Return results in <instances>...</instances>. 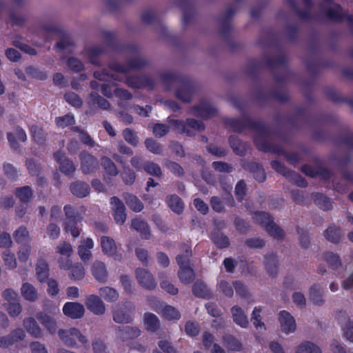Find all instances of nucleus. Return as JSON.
<instances>
[{
	"label": "nucleus",
	"instance_id": "nucleus-1",
	"mask_svg": "<svg viewBox=\"0 0 353 353\" xmlns=\"http://www.w3.org/2000/svg\"><path fill=\"white\" fill-rule=\"evenodd\" d=\"M161 79L167 90H170L172 85H178L179 88L175 92L176 97L184 103L190 102L194 88L190 82L182 81L175 73L170 72L162 73Z\"/></svg>",
	"mask_w": 353,
	"mask_h": 353
},
{
	"label": "nucleus",
	"instance_id": "nucleus-2",
	"mask_svg": "<svg viewBox=\"0 0 353 353\" xmlns=\"http://www.w3.org/2000/svg\"><path fill=\"white\" fill-rule=\"evenodd\" d=\"M169 123H170V126L176 132L180 134H185L189 137L194 135L195 132H202L205 130V125L203 122L194 119H187L185 121L170 119Z\"/></svg>",
	"mask_w": 353,
	"mask_h": 353
},
{
	"label": "nucleus",
	"instance_id": "nucleus-3",
	"mask_svg": "<svg viewBox=\"0 0 353 353\" xmlns=\"http://www.w3.org/2000/svg\"><path fill=\"white\" fill-rule=\"evenodd\" d=\"M254 221L264 227L270 236L274 239H282L284 236L283 230L274 223L272 218L270 215L264 212H257L253 217Z\"/></svg>",
	"mask_w": 353,
	"mask_h": 353
},
{
	"label": "nucleus",
	"instance_id": "nucleus-4",
	"mask_svg": "<svg viewBox=\"0 0 353 353\" xmlns=\"http://www.w3.org/2000/svg\"><path fill=\"white\" fill-rule=\"evenodd\" d=\"M57 333L59 339L68 347H75L76 339L82 344L88 343L87 338L77 328L72 327L69 330L60 329L58 330Z\"/></svg>",
	"mask_w": 353,
	"mask_h": 353
},
{
	"label": "nucleus",
	"instance_id": "nucleus-5",
	"mask_svg": "<svg viewBox=\"0 0 353 353\" xmlns=\"http://www.w3.org/2000/svg\"><path fill=\"white\" fill-rule=\"evenodd\" d=\"M148 63L147 60L140 55H136L131 59L125 65H121L117 62H112L110 64V69L114 72L126 74L132 70L139 69Z\"/></svg>",
	"mask_w": 353,
	"mask_h": 353
},
{
	"label": "nucleus",
	"instance_id": "nucleus-6",
	"mask_svg": "<svg viewBox=\"0 0 353 353\" xmlns=\"http://www.w3.org/2000/svg\"><path fill=\"white\" fill-rule=\"evenodd\" d=\"M81 161L80 169L83 174H91L94 172L99 168L98 159L86 151H83L79 154Z\"/></svg>",
	"mask_w": 353,
	"mask_h": 353
},
{
	"label": "nucleus",
	"instance_id": "nucleus-7",
	"mask_svg": "<svg viewBox=\"0 0 353 353\" xmlns=\"http://www.w3.org/2000/svg\"><path fill=\"white\" fill-rule=\"evenodd\" d=\"M85 305L87 309L97 316L105 314L106 310L105 304L99 296L90 294L85 299Z\"/></svg>",
	"mask_w": 353,
	"mask_h": 353
},
{
	"label": "nucleus",
	"instance_id": "nucleus-8",
	"mask_svg": "<svg viewBox=\"0 0 353 353\" xmlns=\"http://www.w3.org/2000/svg\"><path fill=\"white\" fill-rule=\"evenodd\" d=\"M110 203L115 222L117 224H123L127 217L125 207L123 203L118 197L112 196L110 198Z\"/></svg>",
	"mask_w": 353,
	"mask_h": 353
},
{
	"label": "nucleus",
	"instance_id": "nucleus-9",
	"mask_svg": "<svg viewBox=\"0 0 353 353\" xmlns=\"http://www.w3.org/2000/svg\"><path fill=\"white\" fill-rule=\"evenodd\" d=\"M136 279L143 288L152 290L157 287V283L153 275L146 269L139 268L135 270Z\"/></svg>",
	"mask_w": 353,
	"mask_h": 353
},
{
	"label": "nucleus",
	"instance_id": "nucleus-10",
	"mask_svg": "<svg viewBox=\"0 0 353 353\" xmlns=\"http://www.w3.org/2000/svg\"><path fill=\"white\" fill-rule=\"evenodd\" d=\"M125 83L133 88L152 89L155 85V80L149 75L129 77L126 79Z\"/></svg>",
	"mask_w": 353,
	"mask_h": 353
},
{
	"label": "nucleus",
	"instance_id": "nucleus-11",
	"mask_svg": "<svg viewBox=\"0 0 353 353\" xmlns=\"http://www.w3.org/2000/svg\"><path fill=\"white\" fill-rule=\"evenodd\" d=\"M279 322L281 331L285 334L294 333L296 323L294 316L288 312L282 310L279 313Z\"/></svg>",
	"mask_w": 353,
	"mask_h": 353
},
{
	"label": "nucleus",
	"instance_id": "nucleus-12",
	"mask_svg": "<svg viewBox=\"0 0 353 353\" xmlns=\"http://www.w3.org/2000/svg\"><path fill=\"white\" fill-rule=\"evenodd\" d=\"M254 143L257 148L265 152L273 151L278 154H285L286 158L291 163H295L299 161V156L296 154H285L281 149L273 150L270 144L263 139L261 135H257L254 138Z\"/></svg>",
	"mask_w": 353,
	"mask_h": 353
},
{
	"label": "nucleus",
	"instance_id": "nucleus-13",
	"mask_svg": "<svg viewBox=\"0 0 353 353\" xmlns=\"http://www.w3.org/2000/svg\"><path fill=\"white\" fill-rule=\"evenodd\" d=\"M55 161L59 164V169L61 172L68 176L73 175L76 170V167L73 162L67 158L64 153L58 151L54 154Z\"/></svg>",
	"mask_w": 353,
	"mask_h": 353
},
{
	"label": "nucleus",
	"instance_id": "nucleus-14",
	"mask_svg": "<svg viewBox=\"0 0 353 353\" xmlns=\"http://www.w3.org/2000/svg\"><path fill=\"white\" fill-rule=\"evenodd\" d=\"M216 112V109L207 101L201 102L198 105L192 108L190 111L193 116L205 119L212 117Z\"/></svg>",
	"mask_w": 353,
	"mask_h": 353
},
{
	"label": "nucleus",
	"instance_id": "nucleus-15",
	"mask_svg": "<svg viewBox=\"0 0 353 353\" xmlns=\"http://www.w3.org/2000/svg\"><path fill=\"white\" fill-rule=\"evenodd\" d=\"M101 245L105 254L113 257L114 260H121L122 255L118 252L115 242L112 238L105 236H102L101 238Z\"/></svg>",
	"mask_w": 353,
	"mask_h": 353
},
{
	"label": "nucleus",
	"instance_id": "nucleus-16",
	"mask_svg": "<svg viewBox=\"0 0 353 353\" xmlns=\"http://www.w3.org/2000/svg\"><path fill=\"white\" fill-rule=\"evenodd\" d=\"M337 320L344 330L347 340L353 343V320L346 311H339L336 314Z\"/></svg>",
	"mask_w": 353,
	"mask_h": 353
},
{
	"label": "nucleus",
	"instance_id": "nucleus-17",
	"mask_svg": "<svg viewBox=\"0 0 353 353\" xmlns=\"http://www.w3.org/2000/svg\"><path fill=\"white\" fill-rule=\"evenodd\" d=\"M85 311L83 305L77 302H67L63 307V314L73 319H81Z\"/></svg>",
	"mask_w": 353,
	"mask_h": 353
},
{
	"label": "nucleus",
	"instance_id": "nucleus-18",
	"mask_svg": "<svg viewBox=\"0 0 353 353\" xmlns=\"http://www.w3.org/2000/svg\"><path fill=\"white\" fill-rule=\"evenodd\" d=\"M26 334L23 329L17 328L7 336H0V347L8 348L15 343L23 340Z\"/></svg>",
	"mask_w": 353,
	"mask_h": 353
},
{
	"label": "nucleus",
	"instance_id": "nucleus-19",
	"mask_svg": "<svg viewBox=\"0 0 353 353\" xmlns=\"http://www.w3.org/2000/svg\"><path fill=\"white\" fill-rule=\"evenodd\" d=\"M326 15L330 19L335 21L347 19L350 24L353 26V16L345 14L339 5H331L326 12Z\"/></svg>",
	"mask_w": 353,
	"mask_h": 353
},
{
	"label": "nucleus",
	"instance_id": "nucleus-20",
	"mask_svg": "<svg viewBox=\"0 0 353 353\" xmlns=\"http://www.w3.org/2000/svg\"><path fill=\"white\" fill-rule=\"evenodd\" d=\"M36 317L50 334H54L58 332L57 321L53 316L44 312H39L37 313Z\"/></svg>",
	"mask_w": 353,
	"mask_h": 353
},
{
	"label": "nucleus",
	"instance_id": "nucleus-21",
	"mask_svg": "<svg viewBox=\"0 0 353 353\" xmlns=\"http://www.w3.org/2000/svg\"><path fill=\"white\" fill-rule=\"evenodd\" d=\"M178 265L180 267L178 272L180 281L185 284H189L193 281L194 279V270L190 266H187V261H182L180 258H179Z\"/></svg>",
	"mask_w": 353,
	"mask_h": 353
},
{
	"label": "nucleus",
	"instance_id": "nucleus-22",
	"mask_svg": "<svg viewBox=\"0 0 353 353\" xmlns=\"http://www.w3.org/2000/svg\"><path fill=\"white\" fill-rule=\"evenodd\" d=\"M233 321L239 326L246 328L249 325L248 316L239 305H234L230 309Z\"/></svg>",
	"mask_w": 353,
	"mask_h": 353
},
{
	"label": "nucleus",
	"instance_id": "nucleus-23",
	"mask_svg": "<svg viewBox=\"0 0 353 353\" xmlns=\"http://www.w3.org/2000/svg\"><path fill=\"white\" fill-rule=\"evenodd\" d=\"M14 136H16L17 139L19 141L26 142L27 140V135L25 130L19 126L14 128V134L12 132L7 133V138L10 147L13 150H17L19 149V144L16 141Z\"/></svg>",
	"mask_w": 353,
	"mask_h": 353
},
{
	"label": "nucleus",
	"instance_id": "nucleus-24",
	"mask_svg": "<svg viewBox=\"0 0 353 353\" xmlns=\"http://www.w3.org/2000/svg\"><path fill=\"white\" fill-rule=\"evenodd\" d=\"M94 247V242L92 239L86 238L81 241V244L78 248V254L81 259L87 261L91 259V249Z\"/></svg>",
	"mask_w": 353,
	"mask_h": 353
},
{
	"label": "nucleus",
	"instance_id": "nucleus-25",
	"mask_svg": "<svg viewBox=\"0 0 353 353\" xmlns=\"http://www.w3.org/2000/svg\"><path fill=\"white\" fill-rule=\"evenodd\" d=\"M103 52V49L97 45L86 46L83 52V55L94 65H99L98 57Z\"/></svg>",
	"mask_w": 353,
	"mask_h": 353
},
{
	"label": "nucleus",
	"instance_id": "nucleus-26",
	"mask_svg": "<svg viewBox=\"0 0 353 353\" xmlns=\"http://www.w3.org/2000/svg\"><path fill=\"white\" fill-rule=\"evenodd\" d=\"M70 190L75 196L83 198L89 194L90 188L85 182L77 181L70 184Z\"/></svg>",
	"mask_w": 353,
	"mask_h": 353
},
{
	"label": "nucleus",
	"instance_id": "nucleus-27",
	"mask_svg": "<svg viewBox=\"0 0 353 353\" xmlns=\"http://www.w3.org/2000/svg\"><path fill=\"white\" fill-rule=\"evenodd\" d=\"M92 272L97 281L103 283L106 282L108 272L105 265L103 262L99 261H95L92 265Z\"/></svg>",
	"mask_w": 353,
	"mask_h": 353
},
{
	"label": "nucleus",
	"instance_id": "nucleus-28",
	"mask_svg": "<svg viewBox=\"0 0 353 353\" xmlns=\"http://www.w3.org/2000/svg\"><path fill=\"white\" fill-rule=\"evenodd\" d=\"M309 299L316 305H322L324 303L323 290L320 285L314 284L310 287Z\"/></svg>",
	"mask_w": 353,
	"mask_h": 353
},
{
	"label": "nucleus",
	"instance_id": "nucleus-29",
	"mask_svg": "<svg viewBox=\"0 0 353 353\" xmlns=\"http://www.w3.org/2000/svg\"><path fill=\"white\" fill-rule=\"evenodd\" d=\"M21 294L24 299L30 302H34L37 301L39 297L37 290L29 283L22 284L21 287Z\"/></svg>",
	"mask_w": 353,
	"mask_h": 353
},
{
	"label": "nucleus",
	"instance_id": "nucleus-30",
	"mask_svg": "<svg viewBox=\"0 0 353 353\" xmlns=\"http://www.w3.org/2000/svg\"><path fill=\"white\" fill-rule=\"evenodd\" d=\"M23 327L26 331L35 338L42 336V330L37 322L32 317H28L23 320Z\"/></svg>",
	"mask_w": 353,
	"mask_h": 353
},
{
	"label": "nucleus",
	"instance_id": "nucleus-31",
	"mask_svg": "<svg viewBox=\"0 0 353 353\" xmlns=\"http://www.w3.org/2000/svg\"><path fill=\"white\" fill-rule=\"evenodd\" d=\"M263 263L267 274L270 276H275L278 272V259L276 255H265Z\"/></svg>",
	"mask_w": 353,
	"mask_h": 353
},
{
	"label": "nucleus",
	"instance_id": "nucleus-32",
	"mask_svg": "<svg viewBox=\"0 0 353 353\" xmlns=\"http://www.w3.org/2000/svg\"><path fill=\"white\" fill-rule=\"evenodd\" d=\"M131 228L139 232L143 239H150V230L148 223L145 221L136 218L132 220Z\"/></svg>",
	"mask_w": 353,
	"mask_h": 353
},
{
	"label": "nucleus",
	"instance_id": "nucleus-33",
	"mask_svg": "<svg viewBox=\"0 0 353 353\" xmlns=\"http://www.w3.org/2000/svg\"><path fill=\"white\" fill-rule=\"evenodd\" d=\"M123 198L127 205L134 212H139L143 209V203L135 195L125 192L123 194Z\"/></svg>",
	"mask_w": 353,
	"mask_h": 353
},
{
	"label": "nucleus",
	"instance_id": "nucleus-34",
	"mask_svg": "<svg viewBox=\"0 0 353 353\" xmlns=\"http://www.w3.org/2000/svg\"><path fill=\"white\" fill-rule=\"evenodd\" d=\"M36 275L39 282H45L49 276V266L46 261L40 259L36 264Z\"/></svg>",
	"mask_w": 353,
	"mask_h": 353
},
{
	"label": "nucleus",
	"instance_id": "nucleus-35",
	"mask_svg": "<svg viewBox=\"0 0 353 353\" xmlns=\"http://www.w3.org/2000/svg\"><path fill=\"white\" fill-rule=\"evenodd\" d=\"M294 353H323L321 349L316 344L305 341L298 345Z\"/></svg>",
	"mask_w": 353,
	"mask_h": 353
},
{
	"label": "nucleus",
	"instance_id": "nucleus-36",
	"mask_svg": "<svg viewBox=\"0 0 353 353\" xmlns=\"http://www.w3.org/2000/svg\"><path fill=\"white\" fill-rule=\"evenodd\" d=\"M230 143L234 152L239 156L245 155L250 150L247 143L243 142L234 137H230Z\"/></svg>",
	"mask_w": 353,
	"mask_h": 353
},
{
	"label": "nucleus",
	"instance_id": "nucleus-37",
	"mask_svg": "<svg viewBox=\"0 0 353 353\" xmlns=\"http://www.w3.org/2000/svg\"><path fill=\"white\" fill-rule=\"evenodd\" d=\"M140 334L141 331L138 327L126 326L118 331L117 336L122 341H127L138 337Z\"/></svg>",
	"mask_w": 353,
	"mask_h": 353
},
{
	"label": "nucleus",
	"instance_id": "nucleus-38",
	"mask_svg": "<svg viewBox=\"0 0 353 353\" xmlns=\"http://www.w3.org/2000/svg\"><path fill=\"white\" fill-rule=\"evenodd\" d=\"M100 297L107 302H116L119 297V292L114 288L105 286L99 290Z\"/></svg>",
	"mask_w": 353,
	"mask_h": 353
},
{
	"label": "nucleus",
	"instance_id": "nucleus-39",
	"mask_svg": "<svg viewBox=\"0 0 353 353\" xmlns=\"http://www.w3.org/2000/svg\"><path fill=\"white\" fill-rule=\"evenodd\" d=\"M143 323L147 330L150 332H155L159 327V319L152 313L144 314Z\"/></svg>",
	"mask_w": 353,
	"mask_h": 353
},
{
	"label": "nucleus",
	"instance_id": "nucleus-40",
	"mask_svg": "<svg viewBox=\"0 0 353 353\" xmlns=\"http://www.w3.org/2000/svg\"><path fill=\"white\" fill-rule=\"evenodd\" d=\"M166 202L170 208L177 214H181L184 208V204L179 196L176 194L170 195L167 197Z\"/></svg>",
	"mask_w": 353,
	"mask_h": 353
},
{
	"label": "nucleus",
	"instance_id": "nucleus-41",
	"mask_svg": "<svg viewBox=\"0 0 353 353\" xmlns=\"http://www.w3.org/2000/svg\"><path fill=\"white\" fill-rule=\"evenodd\" d=\"M324 236L327 241L338 243L341 239L342 233L339 228L331 225L324 232Z\"/></svg>",
	"mask_w": 353,
	"mask_h": 353
},
{
	"label": "nucleus",
	"instance_id": "nucleus-42",
	"mask_svg": "<svg viewBox=\"0 0 353 353\" xmlns=\"http://www.w3.org/2000/svg\"><path fill=\"white\" fill-rule=\"evenodd\" d=\"M81 220H65L63 222L64 230L65 232H70L71 235L77 238L80 235L81 228L78 225V223Z\"/></svg>",
	"mask_w": 353,
	"mask_h": 353
},
{
	"label": "nucleus",
	"instance_id": "nucleus-43",
	"mask_svg": "<svg viewBox=\"0 0 353 353\" xmlns=\"http://www.w3.org/2000/svg\"><path fill=\"white\" fill-rule=\"evenodd\" d=\"M13 238L18 243H29L31 241L30 233L26 227L21 225L13 233Z\"/></svg>",
	"mask_w": 353,
	"mask_h": 353
},
{
	"label": "nucleus",
	"instance_id": "nucleus-44",
	"mask_svg": "<svg viewBox=\"0 0 353 353\" xmlns=\"http://www.w3.org/2000/svg\"><path fill=\"white\" fill-rule=\"evenodd\" d=\"M88 103L90 104L97 105V106L102 110H108L110 108V103L97 92L90 93Z\"/></svg>",
	"mask_w": 353,
	"mask_h": 353
},
{
	"label": "nucleus",
	"instance_id": "nucleus-45",
	"mask_svg": "<svg viewBox=\"0 0 353 353\" xmlns=\"http://www.w3.org/2000/svg\"><path fill=\"white\" fill-rule=\"evenodd\" d=\"M217 290L225 296L232 298L234 295L233 283H230L227 281L221 280L217 284Z\"/></svg>",
	"mask_w": 353,
	"mask_h": 353
},
{
	"label": "nucleus",
	"instance_id": "nucleus-46",
	"mask_svg": "<svg viewBox=\"0 0 353 353\" xmlns=\"http://www.w3.org/2000/svg\"><path fill=\"white\" fill-rule=\"evenodd\" d=\"M224 345L231 351H241L242 350L241 343L232 335H226L223 337Z\"/></svg>",
	"mask_w": 353,
	"mask_h": 353
},
{
	"label": "nucleus",
	"instance_id": "nucleus-47",
	"mask_svg": "<svg viewBox=\"0 0 353 353\" xmlns=\"http://www.w3.org/2000/svg\"><path fill=\"white\" fill-rule=\"evenodd\" d=\"M2 259L5 266L8 270H14L17 267V262L14 253L9 250H5L2 253Z\"/></svg>",
	"mask_w": 353,
	"mask_h": 353
},
{
	"label": "nucleus",
	"instance_id": "nucleus-48",
	"mask_svg": "<svg viewBox=\"0 0 353 353\" xmlns=\"http://www.w3.org/2000/svg\"><path fill=\"white\" fill-rule=\"evenodd\" d=\"M249 170L253 173L254 178L259 182H263L265 179L264 169L256 163H250L248 165Z\"/></svg>",
	"mask_w": 353,
	"mask_h": 353
},
{
	"label": "nucleus",
	"instance_id": "nucleus-49",
	"mask_svg": "<svg viewBox=\"0 0 353 353\" xmlns=\"http://www.w3.org/2000/svg\"><path fill=\"white\" fill-rule=\"evenodd\" d=\"M113 320L117 323H130L132 321V317L128 313L119 308L113 312Z\"/></svg>",
	"mask_w": 353,
	"mask_h": 353
},
{
	"label": "nucleus",
	"instance_id": "nucleus-50",
	"mask_svg": "<svg viewBox=\"0 0 353 353\" xmlns=\"http://www.w3.org/2000/svg\"><path fill=\"white\" fill-rule=\"evenodd\" d=\"M211 238L214 243L219 248H227L230 245L229 239L221 232H213Z\"/></svg>",
	"mask_w": 353,
	"mask_h": 353
},
{
	"label": "nucleus",
	"instance_id": "nucleus-51",
	"mask_svg": "<svg viewBox=\"0 0 353 353\" xmlns=\"http://www.w3.org/2000/svg\"><path fill=\"white\" fill-rule=\"evenodd\" d=\"M26 74L31 78L38 80H45L48 77L46 72L34 66H28L26 68Z\"/></svg>",
	"mask_w": 353,
	"mask_h": 353
},
{
	"label": "nucleus",
	"instance_id": "nucleus-52",
	"mask_svg": "<svg viewBox=\"0 0 353 353\" xmlns=\"http://www.w3.org/2000/svg\"><path fill=\"white\" fill-rule=\"evenodd\" d=\"M314 200L315 203L323 210H329L332 208L330 201L323 194H314Z\"/></svg>",
	"mask_w": 353,
	"mask_h": 353
},
{
	"label": "nucleus",
	"instance_id": "nucleus-53",
	"mask_svg": "<svg viewBox=\"0 0 353 353\" xmlns=\"http://www.w3.org/2000/svg\"><path fill=\"white\" fill-rule=\"evenodd\" d=\"M85 276V269L81 263H75L70 268L69 277L71 279L79 281L83 279Z\"/></svg>",
	"mask_w": 353,
	"mask_h": 353
},
{
	"label": "nucleus",
	"instance_id": "nucleus-54",
	"mask_svg": "<svg viewBox=\"0 0 353 353\" xmlns=\"http://www.w3.org/2000/svg\"><path fill=\"white\" fill-rule=\"evenodd\" d=\"M31 134L34 141L39 144H43L46 141V135L43 129L33 125L30 128Z\"/></svg>",
	"mask_w": 353,
	"mask_h": 353
},
{
	"label": "nucleus",
	"instance_id": "nucleus-55",
	"mask_svg": "<svg viewBox=\"0 0 353 353\" xmlns=\"http://www.w3.org/2000/svg\"><path fill=\"white\" fill-rule=\"evenodd\" d=\"M323 257L332 269L336 270L341 266V261L338 254L332 252H326L324 253Z\"/></svg>",
	"mask_w": 353,
	"mask_h": 353
},
{
	"label": "nucleus",
	"instance_id": "nucleus-56",
	"mask_svg": "<svg viewBox=\"0 0 353 353\" xmlns=\"http://www.w3.org/2000/svg\"><path fill=\"white\" fill-rule=\"evenodd\" d=\"M101 165L103 169L110 175L116 176L118 174V170L113 161L107 157L101 158Z\"/></svg>",
	"mask_w": 353,
	"mask_h": 353
},
{
	"label": "nucleus",
	"instance_id": "nucleus-57",
	"mask_svg": "<svg viewBox=\"0 0 353 353\" xmlns=\"http://www.w3.org/2000/svg\"><path fill=\"white\" fill-rule=\"evenodd\" d=\"M192 292L196 296L205 298L209 295L206 285L202 281H196L192 286Z\"/></svg>",
	"mask_w": 353,
	"mask_h": 353
},
{
	"label": "nucleus",
	"instance_id": "nucleus-58",
	"mask_svg": "<svg viewBox=\"0 0 353 353\" xmlns=\"http://www.w3.org/2000/svg\"><path fill=\"white\" fill-rule=\"evenodd\" d=\"M73 252V249L71 244L66 241H61L59 243L56 247V253L65 256L70 257Z\"/></svg>",
	"mask_w": 353,
	"mask_h": 353
},
{
	"label": "nucleus",
	"instance_id": "nucleus-59",
	"mask_svg": "<svg viewBox=\"0 0 353 353\" xmlns=\"http://www.w3.org/2000/svg\"><path fill=\"white\" fill-rule=\"evenodd\" d=\"M15 194L21 202L26 203L32 197V192L30 187L23 186L22 188H17Z\"/></svg>",
	"mask_w": 353,
	"mask_h": 353
},
{
	"label": "nucleus",
	"instance_id": "nucleus-60",
	"mask_svg": "<svg viewBox=\"0 0 353 353\" xmlns=\"http://www.w3.org/2000/svg\"><path fill=\"white\" fill-rule=\"evenodd\" d=\"M162 314L168 320H178L181 317L180 312L171 305H165L162 310Z\"/></svg>",
	"mask_w": 353,
	"mask_h": 353
},
{
	"label": "nucleus",
	"instance_id": "nucleus-61",
	"mask_svg": "<svg viewBox=\"0 0 353 353\" xmlns=\"http://www.w3.org/2000/svg\"><path fill=\"white\" fill-rule=\"evenodd\" d=\"M143 169L149 174L161 177L162 175L161 169L159 165L152 161H147L143 165Z\"/></svg>",
	"mask_w": 353,
	"mask_h": 353
},
{
	"label": "nucleus",
	"instance_id": "nucleus-62",
	"mask_svg": "<svg viewBox=\"0 0 353 353\" xmlns=\"http://www.w3.org/2000/svg\"><path fill=\"white\" fill-rule=\"evenodd\" d=\"M55 122L59 128H64L74 124L75 119L72 114H67L63 117H57Z\"/></svg>",
	"mask_w": 353,
	"mask_h": 353
},
{
	"label": "nucleus",
	"instance_id": "nucleus-63",
	"mask_svg": "<svg viewBox=\"0 0 353 353\" xmlns=\"http://www.w3.org/2000/svg\"><path fill=\"white\" fill-rule=\"evenodd\" d=\"M261 309L255 307L251 314V321L256 329H265V324L261 321Z\"/></svg>",
	"mask_w": 353,
	"mask_h": 353
},
{
	"label": "nucleus",
	"instance_id": "nucleus-64",
	"mask_svg": "<svg viewBox=\"0 0 353 353\" xmlns=\"http://www.w3.org/2000/svg\"><path fill=\"white\" fill-rule=\"evenodd\" d=\"M122 134L126 142L134 147L137 146L139 140L136 133L132 130L130 128H125L123 130Z\"/></svg>",
	"mask_w": 353,
	"mask_h": 353
}]
</instances>
